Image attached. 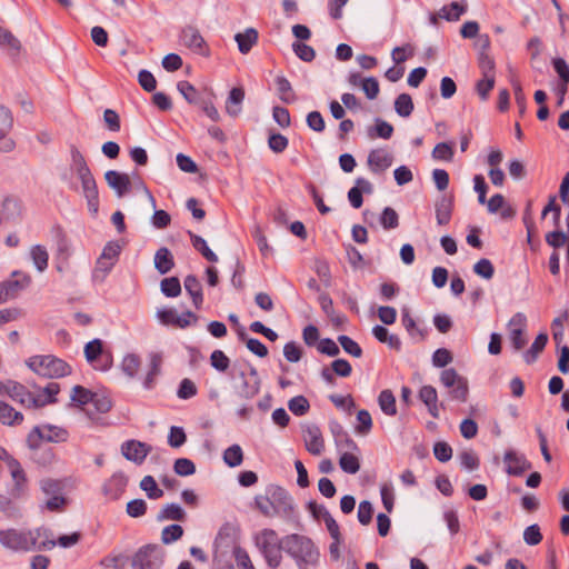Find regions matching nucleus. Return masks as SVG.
I'll use <instances>...</instances> for the list:
<instances>
[{
    "mask_svg": "<svg viewBox=\"0 0 569 569\" xmlns=\"http://www.w3.org/2000/svg\"><path fill=\"white\" fill-rule=\"evenodd\" d=\"M70 178L64 174L62 180L69 182L70 189L80 191L87 201L88 209L96 214L99 210V191L96 179L79 148L70 144Z\"/></svg>",
    "mask_w": 569,
    "mask_h": 569,
    "instance_id": "obj_1",
    "label": "nucleus"
},
{
    "mask_svg": "<svg viewBox=\"0 0 569 569\" xmlns=\"http://www.w3.org/2000/svg\"><path fill=\"white\" fill-rule=\"evenodd\" d=\"M283 551L297 563L299 569L315 566L319 559V551L313 542L306 536L291 533L282 537Z\"/></svg>",
    "mask_w": 569,
    "mask_h": 569,
    "instance_id": "obj_2",
    "label": "nucleus"
},
{
    "mask_svg": "<svg viewBox=\"0 0 569 569\" xmlns=\"http://www.w3.org/2000/svg\"><path fill=\"white\" fill-rule=\"evenodd\" d=\"M254 546L270 568H278L282 561L284 543L273 529H262L253 537Z\"/></svg>",
    "mask_w": 569,
    "mask_h": 569,
    "instance_id": "obj_3",
    "label": "nucleus"
},
{
    "mask_svg": "<svg viewBox=\"0 0 569 569\" xmlns=\"http://www.w3.org/2000/svg\"><path fill=\"white\" fill-rule=\"evenodd\" d=\"M330 430L340 453V468L348 473H356V445L345 428L337 421L330 422Z\"/></svg>",
    "mask_w": 569,
    "mask_h": 569,
    "instance_id": "obj_4",
    "label": "nucleus"
},
{
    "mask_svg": "<svg viewBox=\"0 0 569 569\" xmlns=\"http://www.w3.org/2000/svg\"><path fill=\"white\" fill-rule=\"evenodd\" d=\"M41 536V529L34 531H20L17 529H7L0 531V543L12 551H30L39 549L38 539Z\"/></svg>",
    "mask_w": 569,
    "mask_h": 569,
    "instance_id": "obj_5",
    "label": "nucleus"
},
{
    "mask_svg": "<svg viewBox=\"0 0 569 569\" xmlns=\"http://www.w3.org/2000/svg\"><path fill=\"white\" fill-rule=\"evenodd\" d=\"M27 365L36 373L48 378H60L71 372V367L66 361L51 355L33 356Z\"/></svg>",
    "mask_w": 569,
    "mask_h": 569,
    "instance_id": "obj_6",
    "label": "nucleus"
},
{
    "mask_svg": "<svg viewBox=\"0 0 569 569\" xmlns=\"http://www.w3.org/2000/svg\"><path fill=\"white\" fill-rule=\"evenodd\" d=\"M164 560V550L159 545H146L131 558L132 569H160Z\"/></svg>",
    "mask_w": 569,
    "mask_h": 569,
    "instance_id": "obj_7",
    "label": "nucleus"
},
{
    "mask_svg": "<svg viewBox=\"0 0 569 569\" xmlns=\"http://www.w3.org/2000/svg\"><path fill=\"white\" fill-rule=\"evenodd\" d=\"M0 395H7L12 400L21 403L28 408H39L46 406V401L42 400V396H33L30 393L24 386L16 381H0Z\"/></svg>",
    "mask_w": 569,
    "mask_h": 569,
    "instance_id": "obj_8",
    "label": "nucleus"
},
{
    "mask_svg": "<svg viewBox=\"0 0 569 569\" xmlns=\"http://www.w3.org/2000/svg\"><path fill=\"white\" fill-rule=\"evenodd\" d=\"M68 438V432L63 428L43 425L34 427L30 433L28 435L27 442L28 446L32 449H36L40 446L42 440L49 442H62Z\"/></svg>",
    "mask_w": 569,
    "mask_h": 569,
    "instance_id": "obj_9",
    "label": "nucleus"
},
{
    "mask_svg": "<svg viewBox=\"0 0 569 569\" xmlns=\"http://www.w3.org/2000/svg\"><path fill=\"white\" fill-rule=\"evenodd\" d=\"M440 381L449 389L451 399L465 402L468 396V381L456 369H445L440 373Z\"/></svg>",
    "mask_w": 569,
    "mask_h": 569,
    "instance_id": "obj_10",
    "label": "nucleus"
},
{
    "mask_svg": "<svg viewBox=\"0 0 569 569\" xmlns=\"http://www.w3.org/2000/svg\"><path fill=\"white\" fill-rule=\"evenodd\" d=\"M86 360L97 370L107 371L112 367V355L103 350L102 341L93 339L84 346Z\"/></svg>",
    "mask_w": 569,
    "mask_h": 569,
    "instance_id": "obj_11",
    "label": "nucleus"
},
{
    "mask_svg": "<svg viewBox=\"0 0 569 569\" xmlns=\"http://www.w3.org/2000/svg\"><path fill=\"white\" fill-rule=\"evenodd\" d=\"M269 492L271 493L270 498L274 507V517L279 516L288 520L296 518V506L287 490L279 486L270 485Z\"/></svg>",
    "mask_w": 569,
    "mask_h": 569,
    "instance_id": "obj_12",
    "label": "nucleus"
},
{
    "mask_svg": "<svg viewBox=\"0 0 569 569\" xmlns=\"http://www.w3.org/2000/svg\"><path fill=\"white\" fill-rule=\"evenodd\" d=\"M508 338L515 349L520 351L526 345L527 339L525 337V330L527 327V318L522 312H517L511 317L508 325Z\"/></svg>",
    "mask_w": 569,
    "mask_h": 569,
    "instance_id": "obj_13",
    "label": "nucleus"
},
{
    "mask_svg": "<svg viewBox=\"0 0 569 569\" xmlns=\"http://www.w3.org/2000/svg\"><path fill=\"white\" fill-rule=\"evenodd\" d=\"M181 42L183 46L203 57H208L210 51L209 48L200 34L199 30L194 27L188 26L181 31Z\"/></svg>",
    "mask_w": 569,
    "mask_h": 569,
    "instance_id": "obj_14",
    "label": "nucleus"
},
{
    "mask_svg": "<svg viewBox=\"0 0 569 569\" xmlns=\"http://www.w3.org/2000/svg\"><path fill=\"white\" fill-rule=\"evenodd\" d=\"M151 451V447L138 440H127L121 445L123 457L137 465H141Z\"/></svg>",
    "mask_w": 569,
    "mask_h": 569,
    "instance_id": "obj_15",
    "label": "nucleus"
},
{
    "mask_svg": "<svg viewBox=\"0 0 569 569\" xmlns=\"http://www.w3.org/2000/svg\"><path fill=\"white\" fill-rule=\"evenodd\" d=\"M503 462L506 463V472L510 476H521L525 471L531 469V463L525 455L511 449L505 452Z\"/></svg>",
    "mask_w": 569,
    "mask_h": 569,
    "instance_id": "obj_16",
    "label": "nucleus"
},
{
    "mask_svg": "<svg viewBox=\"0 0 569 569\" xmlns=\"http://www.w3.org/2000/svg\"><path fill=\"white\" fill-rule=\"evenodd\" d=\"M107 184L116 192L118 198L124 197L131 189V181L127 173L108 170L104 173Z\"/></svg>",
    "mask_w": 569,
    "mask_h": 569,
    "instance_id": "obj_17",
    "label": "nucleus"
},
{
    "mask_svg": "<svg viewBox=\"0 0 569 569\" xmlns=\"http://www.w3.org/2000/svg\"><path fill=\"white\" fill-rule=\"evenodd\" d=\"M303 440L307 450L313 456H320L325 450V441L318 426L309 425L303 429Z\"/></svg>",
    "mask_w": 569,
    "mask_h": 569,
    "instance_id": "obj_18",
    "label": "nucleus"
},
{
    "mask_svg": "<svg viewBox=\"0 0 569 569\" xmlns=\"http://www.w3.org/2000/svg\"><path fill=\"white\" fill-rule=\"evenodd\" d=\"M239 377L242 379L240 395L246 399L256 397L259 393L261 386V380L256 367L249 365V376L246 377L244 372L241 371Z\"/></svg>",
    "mask_w": 569,
    "mask_h": 569,
    "instance_id": "obj_19",
    "label": "nucleus"
},
{
    "mask_svg": "<svg viewBox=\"0 0 569 569\" xmlns=\"http://www.w3.org/2000/svg\"><path fill=\"white\" fill-rule=\"evenodd\" d=\"M393 161V156L386 149H375L368 156V167L373 173H382Z\"/></svg>",
    "mask_w": 569,
    "mask_h": 569,
    "instance_id": "obj_20",
    "label": "nucleus"
},
{
    "mask_svg": "<svg viewBox=\"0 0 569 569\" xmlns=\"http://www.w3.org/2000/svg\"><path fill=\"white\" fill-rule=\"evenodd\" d=\"M128 477L121 472H114L103 485V493L110 499H118L126 490Z\"/></svg>",
    "mask_w": 569,
    "mask_h": 569,
    "instance_id": "obj_21",
    "label": "nucleus"
},
{
    "mask_svg": "<svg viewBox=\"0 0 569 569\" xmlns=\"http://www.w3.org/2000/svg\"><path fill=\"white\" fill-rule=\"evenodd\" d=\"M8 469L14 483L11 490V496L16 498L20 497L24 492L26 488V473L21 465L13 458H9Z\"/></svg>",
    "mask_w": 569,
    "mask_h": 569,
    "instance_id": "obj_22",
    "label": "nucleus"
},
{
    "mask_svg": "<svg viewBox=\"0 0 569 569\" xmlns=\"http://www.w3.org/2000/svg\"><path fill=\"white\" fill-rule=\"evenodd\" d=\"M309 510L317 520H323L331 537L338 536V523L323 505L309 503Z\"/></svg>",
    "mask_w": 569,
    "mask_h": 569,
    "instance_id": "obj_23",
    "label": "nucleus"
},
{
    "mask_svg": "<svg viewBox=\"0 0 569 569\" xmlns=\"http://www.w3.org/2000/svg\"><path fill=\"white\" fill-rule=\"evenodd\" d=\"M162 357L160 353L152 352L149 355V369L143 379V388L150 390L154 387L157 377L161 372Z\"/></svg>",
    "mask_w": 569,
    "mask_h": 569,
    "instance_id": "obj_24",
    "label": "nucleus"
},
{
    "mask_svg": "<svg viewBox=\"0 0 569 569\" xmlns=\"http://www.w3.org/2000/svg\"><path fill=\"white\" fill-rule=\"evenodd\" d=\"M187 512L184 509L174 502L164 505L157 515V520L162 521H184Z\"/></svg>",
    "mask_w": 569,
    "mask_h": 569,
    "instance_id": "obj_25",
    "label": "nucleus"
},
{
    "mask_svg": "<svg viewBox=\"0 0 569 569\" xmlns=\"http://www.w3.org/2000/svg\"><path fill=\"white\" fill-rule=\"evenodd\" d=\"M372 335L373 337L381 343L387 345L390 349L400 351L401 350V340L400 338L391 333L387 328L383 326H375L372 328Z\"/></svg>",
    "mask_w": 569,
    "mask_h": 569,
    "instance_id": "obj_26",
    "label": "nucleus"
},
{
    "mask_svg": "<svg viewBox=\"0 0 569 569\" xmlns=\"http://www.w3.org/2000/svg\"><path fill=\"white\" fill-rule=\"evenodd\" d=\"M238 49L242 54L250 52L252 47L258 42V31L254 28H247L243 32L234 36Z\"/></svg>",
    "mask_w": 569,
    "mask_h": 569,
    "instance_id": "obj_27",
    "label": "nucleus"
},
{
    "mask_svg": "<svg viewBox=\"0 0 569 569\" xmlns=\"http://www.w3.org/2000/svg\"><path fill=\"white\" fill-rule=\"evenodd\" d=\"M174 267L173 256L166 247H161L154 254V268L160 274H166Z\"/></svg>",
    "mask_w": 569,
    "mask_h": 569,
    "instance_id": "obj_28",
    "label": "nucleus"
},
{
    "mask_svg": "<svg viewBox=\"0 0 569 569\" xmlns=\"http://www.w3.org/2000/svg\"><path fill=\"white\" fill-rule=\"evenodd\" d=\"M420 400L427 406L429 413L433 418L439 417L438 395L432 386H423L419 391Z\"/></svg>",
    "mask_w": 569,
    "mask_h": 569,
    "instance_id": "obj_29",
    "label": "nucleus"
},
{
    "mask_svg": "<svg viewBox=\"0 0 569 569\" xmlns=\"http://www.w3.org/2000/svg\"><path fill=\"white\" fill-rule=\"evenodd\" d=\"M183 286L186 291L190 295L192 302L199 309L203 302L202 286L198 278L189 274L184 278Z\"/></svg>",
    "mask_w": 569,
    "mask_h": 569,
    "instance_id": "obj_30",
    "label": "nucleus"
},
{
    "mask_svg": "<svg viewBox=\"0 0 569 569\" xmlns=\"http://www.w3.org/2000/svg\"><path fill=\"white\" fill-rule=\"evenodd\" d=\"M244 99V90L242 88H232L229 92V97L226 101V111L230 117H237L240 114L242 108L241 104Z\"/></svg>",
    "mask_w": 569,
    "mask_h": 569,
    "instance_id": "obj_31",
    "label": "nucleus"
},
{
    "mask_svg": "<svg viewBox=\"0 0 569 569\" xmlns=\"http://www.w3.org/2000/svg\"><path fill=\"white\" fill-rule=\"evenodd\" d=\"M366 132L370 139H389L393 133V127L389 122L377 118L373 126L367 127Z\"/></svg>",
    "mask_w": 569,
    "mask_h": 569,
    "instance_id": "obj_32",
    "label": "nucleus"
},
{
    "mask_svg": "<svg viewBox=\"0 0 569 569\" xmlns=\"http://www.w3.org/2000/svg\"><path fill=\"white\" fill-rule=\"evenodd\" d=\"M467 11V2L465 0L453 1L449 6L441 8L439 17L448 21H457Z\"/></svg>",
    "mask_w": 569,
    "mask_h": 569,
    "instance_id": "obj_33",
    "label": "nucleus"
},
{
    "mask_svg": "<svg viewBox=\"0 0 569 569\" xmlns=\"http://www.w3.org/2000/svg\"><path fill=\"white\" fill-rule=\"evenodd\" d=\"M81 539V535L79 532H72L70 535H62L58 538L57 541L54 540H46L42 541L39 545V549H52L56 545H59L62 548H70L74 545H77Z\"/></svg>",
    "mask_w": 569,
    "mask_h": 569,
    "instance_id": "obj_34",
    "label": "nucleus"
},
{
    "mask_svg": "<svg viewBox=\"0 0 569 569\" xmlns=\"http://www.w3.org/2000/svg\"><path fill=\"white\" fill-rule=\"evenodd\" d=\"M30 258L39 272H43L48 268L49 253L43 246H32L30 248Z\"/></svg>",
    "mask_w": 569,
    "mask_h": 569,
    "instance_id": "obj_35",
    "label": "nucleus"
},
{
    "mask_svg": "<svg viewBox=\"0 0 569 569\" xmlns=\"http://www.w3.org/2000/svg\"><path fill=\"white\" fill-rule=\"evenodd\" d=\"M548 342V335L545 332L539 333L531 347L523 353V359L527 363H532L538 358L539 353L545 349Z\"/></svg>",
    "mask_w": 569,
    "mask_h": 569,
    "instance_id": "obj_36",
    "label": "nucleus"
},
{
    "mask_svg": "<svg viewBox=\"0 0 569 569\" xmlns=\"http://www.w3.org/2000/svg\"><path fill=\"white\" fill-rule=\"evenodd\" d=\"M452 202L446 196H442L436 203V219L439 224H447L450 221Z\"/></svg>",
    "mask_w": 569,
    "mask_h": 569,
    "instance_id": "obj_37",
    "label": "nucleus"
},
{
    "mask_svg": "<svg viewBox=\"0 0 569 569\" xmlns=\"http://www.w3.org/2000/svg\"><path fill=\"white\" fill-rule=\"evenodd\" d=\"M23 420L22 413L16 411L11 406L0 401V421L3 425L14 426Z\"/></svg>",
    "mask_w": 569,
    "mask_h": 569,
    "instance_id": "obj_38",
    "label": "nucleus"
},
{
    "mask_svg": "<svg viewBox=\"0 0 569 569\" xmlns=\"http://www.w3.org/2000/svg\"><path fill=\"white\" fill-rule=\"evenodd\" d=\"M0 47L8 50L11 54H18L21 43L9 30L0 27Z\"/></svg>",
    "mask_w": 569,
    "mask_h": 569,
    "instance_id": "obj_39",
    "label": "nucleus"
},
{
    "mask_svg": "<svg viewBox=\"0 0 569 569\" xmlns=\"http://www.w3.org/2000/svg\"><path fill=\"white\" fill-rule=\"evenodd\" d=\"M276 86L279 99L284 103H292L296 101V94L292 90L291 83L284 77L276 78Z\"/></svg>",
    "mask_w": 569,
    "mask_h": 569,
    "instance_id": "obj_40",
    "label": "nucleus"
},
{
    "mask_svg": "<svg viewBox=\"0 0 569 569\" xmlns=\"http://www.w3.org/2000/svg\"><path fill=\"white\" fill-rule=\"evenodd\" d=\"M271 493L269 492V486L266 489L264 495H258L254 498L256 508L266 517H274V507L271 500Z\"/></svg>",
    "mask_w": 569,
    "mask_h": 569,
    "instance_id": "obj_41",
    "label": "nucleus"
},
{
    "mask_svg": "<svg viewBox=\"0 0 569 569\" xmlns=\"http://www.w3.org/2000/svg\"><path fill=\"white\" fill-rule=\"evenodd\" d=\"M189 236L193 248L198 250L208 261H218L217 254L208 247L206 240L202 237L194 234L191 231H189Z\"/></svg>",
    "mask_w": 569,
    "mask_h": 569,
    "instance_id": "obj_42",
    "label": "nucleus"
},
{
    "mask_svg": "<svg viewBox=\"0 0 569 569\" xmlns=\"http://www.w3.org/2000/svg\"><path fill=\"white\" fill-rule=\"evenodd\" d=\"M378 403L383 413L395 416L397 413L396 398L390 390H382L378 397Z\"/></svg>",
    "mask_w": 569,
    "mask_h": 569,
    "instance_id": "obj_43",
    "label": "nucleus"
},
{
    "mask_svg": "<svg viewBox=\"0 0 569 569\" xmlns=\"http://www.w3.org/2000/svg\"><path fill=\"white\" fill-rule=\"evenodd\" d=\"M222 458L228 467L236 468L243 461V451L239 445H232L223 451Z\"/></svg>",
    "mask_w": 569,
    "mask_h": 569,
    "instance_id": "obj_44",
    "label": "nucleus"
},
{
    "mask_svg": "<svg viewBox=\"0 0 569 569\" xmlns=\"http://www.w3.org/2000/svg\"><path fill=\"white\" fill-rule=\"evenodd\" d=\"M141 361L137 355L129 353L123 357L121 369L123 373L130 379L134 378L140 369Z\"/></svg>",
    "mask_w": 569,
    "mask_h": 569,
    "instance_id": "obj_45",
    "label": "nucleus"
},
{
    "mask_svg": "<svg viewBox=\"0 0 569 569\" xmlns=\"http://www.w3.org/2000/svg\"><path fill=\"white\" fill-rule=\"evenodd\" d=\"M140 488L149 499L156 500L163 496V490L158 487L152 476H144L140 481Z\"/></svg>",
    "mask_w": 569,
    "mask_h": 569,
    "instance_id": "obj_46",
    "label": "nucleus"
},
{
    "mask_svg": "<svg viewBox=\"0 0 569 569\" xmlns=\"http://www.w3.org/2000/svg\"><path fill=\"white\" fill-rule=\"evenodd\" d=\"M395 110L402 118L409 117L413 111L411 97L408 93L399 94L395 100Z\"/></svg>",
    "mask_w": 569,
    "mask_h": 569,
    "instance_id": "obj_47",
    "label": "nucleus"
},
{
    "mask_svg": "<svg viewBox=\"0 0 569 569\" xmlns=\"http://www.w3.org/2000/svg\"><path fill=\"white\" fill-rule=\"evenodd\" d=\"M183 536V528L180 525H169L161 530L160 539L163 545H171Z\"/></svg>",
    "mask_w": 569,
    "mask_h": 569,
    "instance_id": "obj_48",
    "label": "nucleus"
},
{
    "mask_svg": "<svg viewBox=\"0 0 569 569\" xmlns=\"http://www.w3.org/2000/svg\"><path fill=\"white\" fill-rule=\"evenodd\" d=\"M161 292L169 298H176L181 293V283L177 277L164 278L160 282Z\"/></svg>",
    "mask_w": 569,
    "mask_h": 569,
    "instance_id": "obj_49",
    "label": "nucleus"
},
{
    "mask_svg": "<svg viewBox=\"0 0 569 569\" xmlns=\"http://www.w3.org/2000/svg\"><path fill=\"white\" fill-rule=\"evenodd\" d=\"M319 303L322 311L330 318L335 326H340L343 323L345 318L340 315L335 313L332 300L327 295L319 296Z\"/></svg>",
    "mask_w": 569,
    "mask_h": 569,
    "instance_id": "obj_50",
    "label": "nucleus"
},
{
    "mask_svg": "<svg viewBox=\"0 0 569 569\" xmlns=\"http://www.w3.org/2000/svg\"><path fill=\"white\" fill-rule=\"evenodd\" d=\"M2 216L7 220L16 219L20 216L21 206L19 200L12 197H7L2 201Z\"/></svg>",
    "mask_w": 569,
    "mask_h": 569,
    "instance_id": "obj_51",
    "label": "nucleus"
},
{
    "mask_svg": "<svg viewBox=\"0 0 569 569\" xmlns=\"http://www.w3.org/2000/svg\"><path fill=\"white\" fill-rule=\"evenodd\" d=\"M401 320H402V325H403L405 329L408 331V333L411 337L418 336L420 339L425 338V331L417 326V323H416L415 319L411 317L409 310H407V309L402 310Z\"/></svg>",
    "mask_w": 569,
    "mask_h": 569,
    "instance_id": "obj_52",
    "label": "nucleus"
},
{
    "mask_svg": "<svg viewBox=\"0 0 569 569\" xmlns=\"http://www.w3.org/2000/svg\"><path fill=\"white\" fill-rule=\"evenodd\" d=\"M178 91L191 104L199 103V94L197 89L188 81H179L177 83Z\"/></svg>",
    "mask_w": 569,
    "mask_h": 569,
    "instance_id": "obj_53",
    "label": "nucleus"
},
{
    "mask_svg": "<svg viewBox=\"0 0 569 569\" xmlns=\"http://www.w3.org/2000/svg\"><path fill=\"white\" fill-rule=\"evenodd\" d=\"M460 466L469 471H473L479 467V458L472 450H463L458 456Z\"/></svg>",
    "mask_w": 569,
    "mask_h": 569,
    "instance_id": "obj_54",
    "label": "nucleus"
},
{
    "mask_svg": "<svg viewBox=\"0 0 569 569\" xmlns=\"http://www.w3.org/2000/svg\"><path fill=\"white\" fill-rule=\"evenodd\" d=\"M240 339L246 341L247 348L256 356L263 358L268 355L267 347L256 338H247L244 332H240Z\"/></svg>",
    "mask_w": 569,
    "mask_h": 569,
    "instance_id": "obj_55",
    "label": "nucleus"
},
{
    "mask_svg": "<svg viewBox=\"0 0 569 569\" xmlns=\"http://www.w3.org/2000/svg\"><path fill=\"white\" fill-rule=\"evenodd\" d=\"M93 399V393L81 387V386H74L72 388L71 393V401L78 403L79 406H84L88 403H91V400Z\"/></svg>",
    "mask_w": 569,
    "mask_h": 569,
    "instance_id": "obj_56",
    "label": "nucleus"
},
{
    "mask_svg": "<svg viewBox=\"0 0 569 569\" xmlns=\"http://www.w3.org/2000/svg\"><path fill=\"white\" fill-rule=\"evenodd\" d=\"M432 158L435 160L451 161L453 158L452 144L448 142H440L436 144L432 150Z\"/></svg>",
    "mask_w": 569,
    "mask_h": 569,
    "instance_id": "obj_57",
    "label": "nucleus"
},
{
    "mask_svg": "<svg viewBox=\"0 0 569 569\" xmlns=\"http://www.w3.org/2000/svg\"><path fill=\"white\" fill-rule=\"evenodd\" d=\"M289 410L296 416H303L310 408L309 401L303 396H297L289 400Z\"/></svg>",
    "mask_w": 569,
    "mask_h": 569,
    "instance_id": "obj_58",
    "label": "nucleus"
},
{
    "mask_svg": "<svg viewBox=\"0 0 569 569\" xmlns=\"http://www.w3.org/2000/svg\"><path fill=\"white\" fill-rule=\"evenodd\" d=\"M173 470L178 476L188 477L196 472V466L188 458H178L174 461Z\"/></svg>",
    "mask_w": 569,
    "mask_h": 569,
    "instance_id": "obj_59",
    "label": "nucleus"
},
{
    "mask_svg": "<svg viewBox=\"0 0 569 569\" xmlns=\"http://www.w3.org/2000/svg\"><path fill=\"white\" fill-rule=\"evenodd\" d=\"M473 271L477 276L490 280L493 277L495 268L489 259L482 258L473 266Z\"/></svg>",
    "mask_w": 569,
    "mask_h": 569,
    "instance_id": "obj_60",
    "label": "nucleus"
},
{
    "mask_svg": "<svg viewBox=\"0 0 569 569\" xmlns=\"http://www.w3.org/2000/svg\"><path fill=\"white\" fill-rule=\"evenodd\" d=\"M187 440L183 428L172 426L168 435V443L171 448H180Z\"/></svg>",
    "mask_w": 569,
    "mask_h": 569,
    "instance_id": "obj_61",
    "label": "nucleus"
},
{
    "mask_svg": "<svg viewBox=\"0 0 569 569\" xmlns=\"http://www.w3.org/2000/svg\"><path fill=\"white\" fill-rule=\"evenodd\" d=\"M233 557L238 569H256L248 552L241 547L233 548Z\"/></svg>",
    "mask_w": 569,
    "mask_h": 569,
    "instance_id": "obj_62",
    "label": "nucleus"
},
{
    "mask_svg": "<svg viewBox=\"0 0 569 569\" xmlns=\"http://www.w3.org/2000/svg\"><path fill=\"white\" fill-rule=\"evenodd\" d=\"M380 222L385 229H395L399 224V217L395 209L387 207L383 209Z\"/></svg>",
    "mask_w": 569,
    "mask_h": 569,
    "instance_id": "obj_63",
    "label": "nucleus"
},
{
    "mask_svg": "<svg viewBox=\"0 0 569 569\" xmlns=\"http://www.w3.org/2000/svg\"><path fill=\"white\" fill-rule=\"evenodd\" d=\"M210 363L216 370L224 372L229 367L230 360L223 351L214 350L210 356Z\"/></svg>",
    "mask_w": 569,
    "mask_h": 569,
    "instance_id": "obj_64",
    "label": "nucleus"
}]
</instances>
